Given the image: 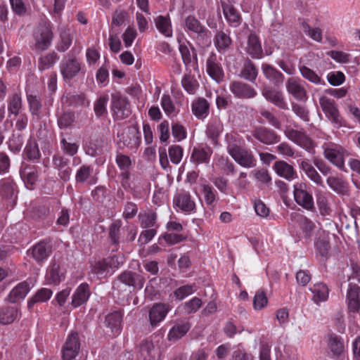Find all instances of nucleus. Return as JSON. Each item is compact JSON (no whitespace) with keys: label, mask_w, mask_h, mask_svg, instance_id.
I'll return each mask as SVG.
<instances>
[{"label":"nucleus","mask_w":360,"mask_h":360,"mask_svg":"<svg viewBox=\"0 0 360 360\" xmlns=\"http://www.w3.org/2000/svg\"><path fill=\"white\" fill-rule=\"evenodd\" d=\"M80 51H77L73 48L63 58L60 64V72L65 81H71L79 74L83 76L85 75V66L79 56Z\"/></svg>","instance_id":"1"},{"label":"nucleus","mask_w":360,"mask_h":360,"mask_svg":"<svg viewBox=\"0 0 360 360\" xmlns=\"http://www.w3.org/2000/svg\"><path fill=\"white\" fill-rule=\"evenodd\" d=\"M184 29L197 45L203 47L211 44V32L195 15H189L185 18Z\"/></svg>","instance_id":"2"},{"label":"nucleus","mask_w":360,"mask_h":360,"mask_svg":"<svg viewBox=\"0 0 360 360\" xmlns=\"http://www.w3.org/2000/svg\"><path fill=\"white\" fill-rule=\"evenodd\" d=\"M34 46L37 50L46 51L52 44L53 32L51 23L44 21L39 23L34 32Z\"/></svg>","instance_id":"3"},{"label":"nucleus","mask_w":360,"mask_h":360,"mask_svg":"<svg viewBox=\"0 0 360 360\" xmlns=\"http://www.w3.org/2000/svg\"><path fill=\"white\" fill-rule=\"evenodd\" d=\"M284 133L286 137L294 143L304 149L309 153L315 154V142L302 129H295L290 126H286Z\"/></svg>","instance_id":"4"},{"label":"nucleus","mask_w":360,"mask_h":360,"mask_svg":"<svg viewBox=\"0 0 360 360\" xmlns=\"http://www.w3.org/2000/svg\"><path fill=\"white\" fill-rule=\"evenodd\" d=\"M0 197L7 209H13L18 199V186L11 176L0 180Z\"/></svg>","instance_id":"5"},{"label":"nucleus","mask_w":360,"mask_h":360,"mask_svg":"<svg viewBox=\"0 0 360 360\" xmlns=\"http://www.w3.org/2000/svg\"><path fill=\"white\" fill-rule=\"evenodd\" d=\"M111 110L115 119L119 120L128 117L131 113L128 98L120 92L111 95Z\"/></svg>","instance_id":"6"},{"label":"nucleus","mask_w":360,"mask_h":360,"mask_svg":"<svg viewBox=\"0 0 360 360\" xmlns=\"http://www.w3.org/2000/svg\"><path fill=\"white\" fill-rule=\"evenodd\" d=\"M293 195L295 202L307 211H314V198L305 183L297 182L293 186Z\"/></svg>","instance_id":"7"},{"label":"nucleus","mask_w":360,"mask_h":360,"mask_svg":"<svg viewBox=\"0 0 360 360\" xmlns=\"http://www.w3.org/2000/svg\"><path fill=\"white\" fill-rule=\"evenodd\" d=\"M117 137V144L120 149L127 148L131 150H136L141 142V132L134 127H128L122 133H119Z\"/></svg>","instance_id":"8"},{"label":"nucleus","mask_w":360,"mask_h":360,"mask_svg":"<svg viewBox=\"0 0 360 360\" xmlns=\"http://www.w3.org/2000/svg\"><path fill=\"white\" fill-rule=\"evenodd\" d=\"M179 43V51L181 54V57L186 67V71L188 70H198V54L197 51L194 47V46L188 41H187L188 44L181 42V41L177 39Z\"/></svg>","instance_id":"9"},{"label":"nucleus","mask_w":360,"mask_h":360,"mask_svg":"<svg viewBox=\"0 0 360 360\" xmlns=\"http://www.w3.org/2000/svg\"><path fill=\"white\" fill-rule=\"evenodd\" d=\"M206 72L217 83H220L224 79V72L221 65V58L213 51L206 59Z\"/></svg>","instance_id":"10"},{"label":"nucleus","mask_w":360,"mask_h":360,"mask_svg":"<svg viewBox=\"0 0 360 360\" xmlns=\"http://www.w3.org/2000/svg\"><path fill=\"white\" fill-rule=\"evenodd\" d=\"M319 103L326 117L337 127H340L342 118L335 105L334 100L323 96L319 98Z\"/></svg>","instance_id":"11"},{"label":"nucleus","mask_w":360,"mask_h":360,"mask_svg":"<svg viewBox=\"0 0 360 360\" xmlns=\"http://www.w3.org/2000/svg\"><path fill=\"white\" fill-rule=\"evenodd\" d=\"M224 129V124L219 117H212L208 121L206 125L205 134L214 146L219 145Z\"/></svg>","instance_id":"12"},{"label":"nucleus","mask_w":360,"mask_h":360,"mask_svg":"<svg viewBox=\"0 0 360 360\" xmlns=\"http://www.w3.org/2000/svg\"><path fill=\"white\" fill-rule=\"evenodd\" d=\"M80 349L79 335L77 332H71L68 335L63 348V358L64 360H72L78 354Z\"/></svg>","instance_id":"13"},{"label":"nucleus","mask_w":360,"mask_h":360,"mask_svg":"<svg viewBox=\"0 0 360 360\" xmlns=\"http://www.w3.org/2000/svg\"><path fill=\"white\" fill-rule=\"evenodd\" d=\"M229 89L235 97L240 99H250L257 95V91L250 84L241 81H233Z\"/></svg>","instance_id":"14"},{"label":"nucleus","mask_w":360,"mask_h":360,"mask_svg":"<svg viewBox=\"0 0 360 360\" xmlns=\"http://www.w3.org/2000/svg\"><path fill=\"white\" fill-rule=\"evenodd\" d=\"M262 94L267 101L279 109L284 110L289 109L288 104L281 91L268 86L262 89Z\"/></svg>","instance_id":"15"},{"label":"nucleus","mask_w":360,"mask_h":360,"mask_svg":"<svg viewBox=\"0 0 360 360\" xmlns=\"http://www.w3.org/2000/svg\"><path fill=\"white\" fill-rule=\"evenodd\" d=\"M336 197L329 192L319 191L316 193V200L318 209L322 216H330L333 212L332 202Z\"/></svg>","instance_id":"16"},{"label":"nucleus","mask_w":360,"mask_h":360,"mask_svg":"<svg viewBox=\"0 0 360 360\" xmlns=\"http://www.w3.org/2000/svg\"><path fill=\"white\" fill-rule=\"evenodd\" d=\"M75 178L76 184L88 185L96 184L98 179L96 174L94 173L93 165L86 164L81 165L77 169Z\"/></svg>","instance_id":"17"},{"label":"nucleus","mask_w":360,"mask_h":360,"mask_svg":"<svg viewBox=\"0 0 360 360\" xmlns=\"http://www.w3.org/2000/svg\"><path fill=\"white\" fill-rule=\"evenodd\" d=\"M146 279L142 275L136 272L125 271L118 276L117 280L114 282V285L121 283L129 287L141 289Z\"/></svg>","instance_id":"18"},{"label":"nucleus","mask_w":360,"mask_h":360,"mask_svg":"<svg viewBox=\"0 0 360 360\" xmlns=\"http://www.w3.org/2000/svg\"><path fill=\"white\" fill-rule=\"evenodd\" d=\"M252 136L261 143L271 145L280 141V136L272 129L259 126L252 131Z\"/></svg>","instance_id":"19"},{"label":"nucleus","mask_w":360,"mask_h":360,"mask_svg":"<svg viewBox=\"0 0 360 360\" xmlns=\"http://www.w3.org/2000/svg\"><path fill=\"white\" fill-rule=\"evenodd\" d=\"M174 207L185 212H191L195 209V203L188 191H181L175 194L173 199Z\"/></svg>","instance_id":"20"},{"label":"nucleus","mask_w":360,"mask_h":360,"mask_svg":"<svg viewBox=\"0 0 360 360\" xmlns=\"http://www.w3.org/2000/svg\"><path fill=\"white\" fill-rule=\"evenodd\" d=\"M325 158L340 169L344 170L343 149L337 145H328L324 148Z\"/></svg>","instance_id":"21"},{"label":"nucleus","mask_w":360,"mask_h":360,"mask_svg":"<svg viewBox=\"0 0 360 360\" xmlns=\"http://www.w3.org/2000/svg\"><path fill=\"white\" fill-rule=\"evenodd\" d=\"M245 51L252 59H261L264 56L259 37L254 32L248 36Z\"/></svg>","instance_id":"22"},{"label":"nucleus","mask_w":360,"mask_h":360,"mask_svg":"<svg viewBox=\"0 0 360 360\" xmlns=\"http://www.w3.org/2000/svg\"><path fill=\"white\" fill-rule=\"evenodd\" d=\"M19 173L26 187L29 189H33L39 177L37 167L22 163L20 167Z\"/></svg>","instance_id":"23"},{"label":"nucleus","mask_w":360,"mask_h":360,"mask_svg":"<svg viewBox=\"0 0 360 360\" xmlns=\"http://www.w3.org/2000/svg\"><path fill=\"white\" fill-rule=\"evenodd\" d=\"M52 162L54 168L58 171V176L64 181H69L72 172L69 166L70 160L62 155L55 154Z\"/></svg>","instance_id":"24"},{"label":"nucleus","mask_w":360,"mask_h":360,"mask_svg":"<svg viewBox=\"0 0 360 360\" xmlns=\"http://www.w3.org/2000/svg\"><path fill=\"white\" fill-rule=\"evenodd\" d=\"M171 310L169 304L156 303L153 305L148 312L150 323L153 327L157 326L165 319L168 312Z\"/></svg>","instance_id":"25"},{"label":"nucleus","mask_w":360,"mask_h":360,"mask_svg":"<svg viewBox=\"0 0 360 360\" xmlns=\"http://www.w3.org/2000/svg\"><path fill=\"white\" fill-rule=\"evenodd\" d=\"M231 156L238 165L245 168L254 167L257 163L252 152L245 146L238 149Z\"/></svg>","instance_id":"26"},{"label":"nucleus","mask_w":360,"mask_h":360,"mask_svg":"<svg viewBox=\"0 0 360 360\" xmlns=\"http://www.w3.org/2000/svg\"><path fill=\"white\" fill-rule=\"evenodd\" d=\"M346 301L349 312L356 313L360 310V287L358 285L349 284Z\"/></svg>","instance_id":"27"},{"label":"nucleus","mask_w":360,"mask_h":360,"mask_svg":"<svg viewBox=\"0 0 360 360\" xmlns=\"http://www.w3.org/2000/svg\"><path fill=\"white\" fill-rule=\"evenodd\" d=\"M213 153L212 149L208 146H198L194 147L190 158V160L193 164L198 165L200 164H208Z\"/></svg>","instance_id":"28"},{"label":"nucleus","mask_w":360,"mask_h":360,"mask_svg":"<svg viewBox=\"0 0 360 360\" xmlns=\"http://www.w3.org/2000/svg\"><path fill=\"white\" fill-rule=\"evenodd\" d=\"M299 168L302 170L306 176L317 186L323 185V179L318 173L309 160L306 158L298 159L297 160Z\"/></svg>","instance_id":"29"},{"label":"nucleus","mask_w":360,"mask_h":360,"mask_svg":"<svg viewBox=\"0 0 360 360\" xmlns=\"http://www.w3.org/2000/svg\"><path fill=\"white\" fill-rule=\"evenodd\" d=\"M285 86L288 94L292 95L296 100L304 102L308 99L305 88L295 78H289Z\"/></svg>","instance_id":"30"},{"label":"nucleus","mask_w":360,"mask_h":360,"mask_svg":"<svg viewBox=\"0 0 360 360\" xmlns=\"http://www.w3.org/2000/svg\"><path fill=\"white\" fill-rule=\"evenodd\" d=\"M210 103L203 97H198L191 103V111L195 117L204 120L210 113Z\"/></svg>","instance_id":"31"},{"label":"nucleus","mask_w":360,"mask_h":360,"mask_svg":"<svg viewBox=\"0 0 360 360\" xmlns=\"http://www.w3.org/2000/svg\"><path fill=\"white\" fill-rule=\"evenodd\" d=\"M51 253V246L45 240L37 243L32 248V255L34 259L41 264L44 262Z\"/></svg>","instance_id":"32"},{"label":"nucleus","mask_w":360,"mask_h":360,"mask_svg":"<svg viewBox=\"0 0 360 360\" xmlns=\"http://www.w3.org/2000/svg\"><path fill=\"white\" fill-rule=\"evenodd\" d=\"M224 141L226 144L227 152L230 155L245 146L244 139L236 131L227 133L225 135Z\"/></svg>","instance_id":"33"},{"label":"nucleus","mask_w":360,"mask_h":360,"mask_svg":"<svg viewBox=\"0 0 360 360\" xmlns=\"http://www.w3.org/2000/svg\"><path fill=\"white\" fill-rule=\"evenodd\" d=\"M154 22L156 29L161 34L167 38L173 36L172 24L169 14L157 16L154 18Z\"/></svg>","instance_id":"34"},{"label":"nucleus","mask_w":360,"mask_h":360,"mask_svg":"<svg viewBox=\"0 0 360 360\" xmlns=\"http://www.w3.org/2000/svg\"><path fill=\"white\" fill-rule=\"evenodd\" d=\"M328 186L336 193L342 195H348L349 186L348 182L340 176H329L326 179Z\"/></svg>","instance_id":"35"},{"label":"nucleus","mask_w":360,"mask_h":360,"mask_svg":"<svg viewBox=\"0 0 360 360\" xmlns=\"http://www.w3.org/2000/svg\"><path fill=\"white\" fill-rule=\"evenodd\" d=\"M181 84L184 91L189 95H195L200 87V84L195 76L191 73V70L186 71Z\"/></svg>","instance_id":"36"},{"label":"nucleus","mask_w":360,"mask_h":360,"mask_svg":"<svg viewBox=\"0 0 360 360\" xmlns=\"http://www.w3.org/2000/svg\"><path fill=\"white\" fill-rule=\"evenodd\" d=\"M276 173L288 181L297 177V172L292 166L283 160L276 161L273 166Z\"/></svg>","instance_id":"37"},{"label":"nucleus","mask_w":360,"mask_h":360,"mask_svg":"<svg viewBox=\"0 0 360 360\" xmlns=\"http://www.w3.org/2000/svg\"><path fill=\"white\" fill-rule=\"evenodd\" d=\"M90 288L86 283L80 284L72 297V305L77 307L85 303L90 296Z\"/></svg>","instance_id":"38"},{"label":"nucleus","mask_w":360,"mask_h":360,"mask_svg":"<svg viewBox=\"0 0 360 360\" xmlns=\"http://www.w3.org/2000/svg\"><path fill=\"white\" fill-rule=\"evenodd\" d=\"M27 101L29 105V110L34 120L41 118L42 101L37 94H27Z\"/></svg>","instance_id":"39"},{"label":"nucleus","mask_w":360,"mask_h":360,"mask_svg":"<svg viewBox=\"0 0 360 360\" xmlns=\"http://www.w3.org/2000/svg\"><path fill=\"white\" fill-rule=\"evenodd\" d=\"M191 324L188 321L176 322L169 330L167 338L169 341H176L184 337L189 330Z\"/></svg>","instance_id":"40"},{"label":"nucleus","mask_w":360,"mask_h":360,"mask_svg":"<svg viewBox=\"0 0 360 360\" xmlns=\"http://www.w3.org/2000/svg\"><path fill=\"white\" fill-rule=\"evenodd\" d=\"M309 290L312 292V300L316 304L326 302L328 298L329 289L323 283H315Z\"/></svg>","instance_id":"41"},{"label":"nucleus","mask_w":360,"mask_h":360,"mask_svg":"<svg viewBox=\"0 0 360 360\" xmlns=\"http://www.w3.org/2000/svg\"><path fill=\"white\" fill-rule=\"evenodd\" d=\"M46 281L50 284H58L65 278V274L61 270L60 265L55 260L49 266L46 276Z\"/></svg>","instance_id":"42"},{"label":"nucleus","mask_w":360,"mask_h":360,"mask_svg":"<svg viewBox=\"0 0 360 360\" xmlns=\"http://www.w3.org/2000/svg\"><path fill=\"white\" fill-rule=\"evenodd\" d=\"M262 70L265 77L275 85H279L283 82L285 79L284 75L274 66L263 63L262 65Z\"/></svg>","instance_id":"43"},{"label":"nucleus","mask_w":360,"mask_h":360,"mask_svg":"<svg viewBox=\"0 0 360 360\" xmlns=\"http://www.w3.org/2000/svg\"><path fill=\"white\" fill-rule=\"evenodd\" d=\"M29 291V284L25 281L21 282L11 290L8 295L7 300L11 303H16L23 300Z\"/></svg>","instance_id":"44"},{"label":"nucleus","mask_w":360,"mask_h":360,"mask_svg":"<svg viewBox=\"0 0 360 360\" xmlns=\"http://www.w3.org/2000/svg\"><path fill=\"white\" fill-rule=\"evenodd\" d=\"M319 238L315 243L316 253L323 257H327L330 249L329 241L327 239L326 231L319 228L318 231Z\"/></svg>","instance_id":"45"},{"label":"nucleus","mask_w":360,"mask_h":360,"mask_svg":"<svg viewBox=\"0 0 360 360\" xmlns=\"http://www.w3.org/2000/svg\"><path fill=\"white\" fill-rule=\"evenodd\" d=\"M239 75L244 79L255 83L258 75V69L251 60L247 59Z\"/></svg>","instance_id":"46"},{"label":"nucleus","mask_w":360,"mask_h":360,"mask_svg":"<svg viewBox=\"0 0 360 360\" xmlns=\"http://www.w3.org/2000/svg\"><path fill=\"white\" fill-rule=\"evenodd\" d=\"M8 112L9 115L18 116L22 108V101L20 93L15 92L9 96L7 100Z\"/></svg>","instance_id":"47"},{"label":"nucleus","mask_w":360,"mask_h":360,"mask_svg":"<svg viewBox=\"0 0 360 360\" xmlns=\"http://www.w3.org/2000/svg\"><path fill=\"white\" fill-rule=\"evenodd\" d=\"M224 15L233 27H237L240 23L241 17L237 10L230 4L223 3L221 4Z\"/></svg>","instance_id":"48"},{"label":"nucleus","mask_w":360,"mask_h":360,"mask_svg":"<svg viewBox=\"0 0 360 360\" xmlns=\"http://www.w3.org/2000/svg\"><path fill=\"white\" fill-rule=\"evenodd\" d=\"M122 320V313L121 311H115L108 314L105 316V323L107 327L111 329L114 334L117 333L120 330V326Z\"/></svg>","instance_id":"49"},{"label":"nucleus","mask_w":360,"mask_h":360,"mask_svg":"<svg viewBox=\"0 0 360 360\" xmlns=\"http://www.w3.org/2000/svg\"><path fill=\"white\" fill-rule=\"evenodd\" d=\"M23 153L28 160L33 162H38L41 158V153L38 144L34 140H28Z\"/></svg>","instance_id":"50"},{"label":"nucleus","mask_w":360,"mask_h":360,"mask_svg":"<svg viewBox=\"0 0 360 360\" xmlns=\"http://www.w3.org/2000/svg\"><path fill=\"white\" fill-rule=\"evenodd\" d=\"M18 310L15 307H0V324L8 325L12 323L18 317Z\"/></svg>","instance_id":"51"},{"label":"nucleus","mask_w":360,"mask_h":360,"mask_svg":"<svg viewBox=\"0 0 360 360\" xmlns=\"http://www.w3.org/2000/svg\"><path fill=\"white\" fill-rule=\"evenodd\" d=\"M298 68L303 78L316 85H325V81L313 70L305 65H299Z\"/></svg>","instance_id":"52"},{"label":"nucleus","mask_w":360,"mask_h":360,"mask_svg":"<svg viewBox=\"0 0 360 360\" xmlns=\"http://www.w3.org/2000/svg\"><path fill=\"white\" fill-rule=\"evenodd\" d=\"M59 58V56L55 51H51L41 56L38 60L39 70L44 71L51 68Z\"/></svg>","instance_id":"53"},{"label":"nucleus","mask_w":360,"mask_h":360,"mask_svg":"<svg viewBox=\"0 0 360 360\" xmlns=\"http://www.w3.org/2000/svg\"><path fill=\"white\" fill-rule=\"evenodd\" d=\"M53 292L49 288H41L33 295L27 302L28 310L32 311L34 304L48 301L52 296Z\"/></svg>","instance_id":"54"},{"label":"nucleus","mask_w":360,"mask_h":360,"mask_svg":"<svg viewBox=\"0 0 360 360\" xmlns=\"http://www.w3.org/2000/svg\"><path fill=\"white\" fill-rule=\"evenodd\" d=\"M232 43L229 34L223 31H218L214 38V44L219 52H224Z\"/></svg>","instance_id":"55"},{"label":"nucleus","mask_w":360,"mask_h":360,"mask_svg":"<svg viewBox=\"0 0 360 360\" xmlns=\"http://www.w3.org/2000/svg\"><path fill=\"white\" fill-rule=\"evenodd\" d=\"M60 145L62 151L70 156H74L77 153L79 145L72 141V138L66 139L63 134H60Z\"/></svg>","instance_id":"56"},{"label":"nucleus","mask_w":360,"mask_h":360,"mask_svg":"<svg viewBox=\"0 0 360 360\" xmlns=\"http://www.w3.org/2000/svg\"><path fill=\"white\" fill-rule=\"evenodd\" d=\"M108 96L106 94L101 95L94 103V111L96 117L100 118L108 114L107 104L108 103Z\"/></svg>","instance_id":"57"},{"label":"nucleus","mask_w":360,"mask_h":360,"mask_svg":"<svg viewBox=\"0 0 360 360\" xmlns=\"http://www.w3.org/2000/svg\"><path fill=\"white\" fill-rule=\"evenodd\" d=\"M139 353L143 360H155L153 342L147 340H143L139 345Z\"/></svg>","instance_id":"58"},{"label":"nucleus","mask_w":360,"mask_h":360,"mask_svg":"<svg viewBox=\"0 0 360 360\" xmlns=\"http://www.w3.org/2000/svg\"><path fill=\"white\" fill-rule=\"evenodd\" d=\"M328 346L334 355H340L344 350L342 338L335 334L328 335Z\"/></svg>","instance_id":"59"},{"label":"nucleus","mask_w":360,"mask_h":360,"mask_svg":"<svg viewBox=\"0 0 360 360\" xmlns=\"http://www.w3.org/2000/svg\"><path fill=\"white\" fill-rule=\"evenodd\" d=\"M160 104L165 113L167 116H174L177 114L174 103L169 94H164L162 96Z\"/></svg>","instance_id":"60"},{"label":"nucleus","mask_w":360,"mask_h":360,"mask_svg":"<svg viewBox=\"0 0 360 360\" xmlns=\"http://www.w3.org/2000/svg\"><path fill=\"white\" fill-rule=\"evenodd\" d=\"M73 37L69 31L63 30L60 34V40L57 44L56 49L59 52L66 51L71 46Z\"/></svg>","instance_id":"61"},{"label":"nucleus","mask_w":360,"mask_h":360,"mask_svg":"<svg viewBox=\"0 0 360 360\" xmlns=\"http://www.w3.org/2000/svg\"><path fill=\"white\" fill-rule=\"evenodd\" d=\"M75 112L72 111H65L58 115L57 123L60 129H67L72 126L75 121Z\"/></svg>","instance_id":"62"},{"label":"nucleus","mask_w":360,"mask_h":360,"mask_svg":"<svg viewBox=\"0 0 360 360\" xmlns=\"http://www.w3.org/2000/svg\"><path fill=\"white\" fill-rule=\"evenodd\" d=\"M291 107L292 111L303 122L310 121L309 111L305 105L292 102Z\"/></svg>","instance_id":"63"},{"label":"nucleus","mask_w":360,"mask_h":360,"mask_svg":"<svg viewBox=\"0 0 360 360\" xmlns=\"http://www.w3.org/2000/svg\"><path fill=\"white\" fill-rule=\"evenodd\" d=\"M23 142L22 136L13 132L8 141V148L14 153H18L22 148Z\"/></svg>","instance_id":"64"}]
</instances>
